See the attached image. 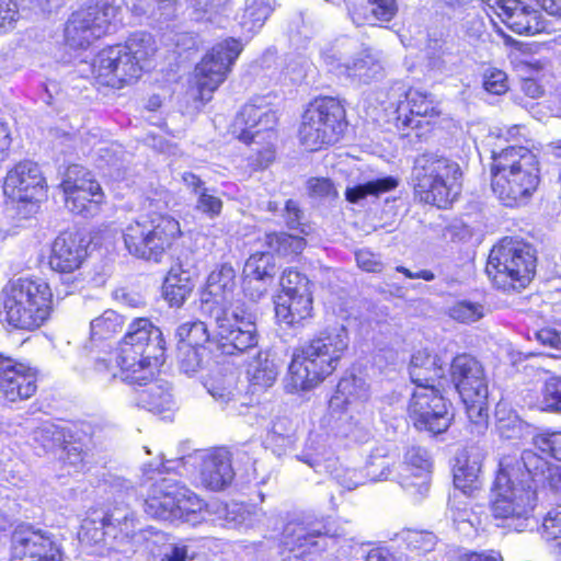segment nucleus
Returning a JSON list of instances; mask_svg holds the SVG:
<instances>
[{
  "label": "nucleus",
  "instance_id": "obj_1",
  "mask_svg": "<svg viewBox=\"0 0 561 561\" xmlns=\"http://www.w3.org/2000/svg\"><path fill=\"white\" fill-rule=\"evenodd\" d=\"M547 485L561 492V467L528 449L520 455H503L493 484V516L515 531L527 530L535 524L537 491Z\"/></svg>",
  "mask_w": 561,
  "mask_h": 561
},
{
  "label": "nucleus",
  "instance_id": "obj_2",
  "mask_svg": "<svg viewBox=\"0 0 561 561\" xmlns=\"http://www.w3.org/2000/svg\"><path fill=\"white\" fill-rule=\"evenodd\" d=\"M348 344L347 330L336 325L295 348L284 380L286 391H309L322 383L336 370Z\"/></svg>",
  "mask_w": 561,
  "mask_h": 561
},
{
  "label": "nucleus",
  "instance_id": "obj_3",
  "mask_svg": "<svg viewBox=\"0 0 561 561\" xmlns=\"http://www.w3.org/2000/svg\"><path fill=\"white\" fill-rule=\"evenodd\" d=\"M204 310L216 322L214 337L210 339L204 322H185L176 330L180 345L201 348L206 342H210L225 355L243 354L257 346L259 333L253 313L240 308L231 310L215 307Z\"/></svg>",
  "mask_w": 561,
  "mask_h": 561
},
{
  "label": "nucleus",
  "instance_id": "obj_4",
  "mask_svg": "<svg viewBox=\"0 0 561 561\" xmlns=\"http://www.w3.org/2000/svg\"><path fill=\"white\" fill-rule=\"evenodd\" d=\"M540 183L537 156L525 147H507L492 154L491 190L507 207L528 203Z\"/></svg>",
  "mask_w": 561,
  "mask_h": 561
},
{
  "label": "nucleus",
  "instance_id": "obj_5",
  "mask_svg": "<svg viewBox=\"0 0 561 561\" xmlns=\"http://www.w3.org/2000/svg\"><path fill=\"white\" fill-rule=\"evenodd\" d=\"M1 296L4 320L15 329L33 331L50 317L53 293L41 278L12 279L2 288Z\"/></svg>",
  "mask_w": 561,
  "mask_h": 561
},
{
  "label": "nucleus",
  "instance_id": "obj_6",
  "mask_svg": "<svg viewBox=\"0 0 561 561\" xmlns=\"http://www.w3.org/2000/svg\"><path fill=\"white\" fill-rule=\"evenodd\" d=\"M181 234L178 220L157 213L139 216L123 230L128 252L136 257L156 263L161 262Z\"/></svg>",
  "mask_w": 561,
  "mask_h": 561
},
{
  "label": "nucleus",
  "instance_id": "obj_7",
  "mask_svg": "<svg viewBox=\"0 0 561 561\" xmlns=\"http://www.w3.org/2000/svg\"><path fill=\"white\" fill-rule=\"evenodd\" d=\"M533 248L518 240L503 239L489 254L485 272L503 290L525 288L535 275Z\"/></svg>",
  "mask_w": 561,
  "mask_h": 561
},
{
  "label": "nucleus",
  "instance_id": "obj_8",
  "mask_svg": "<svg viewBox=\"0 0 561 561\" xmlns=\"http://www.w3.org/2000/svg\"><path fill=\"white\" fill-rule=\"evenodd\" d=\"M459 165L433 153L419 156L414 161V191L421 202L445 208L458 193Z\"/></svg>",
  "mask_w": 561,
  "mask_h": 561
},
{
  "label": "nucleus",
  "instance_id": "obj_9",
  "mask_svg": "<svg viewBox=\"0 0 561 561\" xmlns=\"http://www.w3.org/2000/svg\"><path fill=\"white\" fill-rule=\"evenodd\" d=\"M346 127L345 110L333 98L317 99L302 115L299 128L301 144L310 151L335 144Z\"/></svg>",
  "mask_w": 561,
  "mask_h": 561
},
{
  "label": "nucleus",
  "instance_id": "obj_10",
  "mask_svg": "<svg viewBox=\"0 0 561 561\" xmlns=\"http://www.w3.org/2000/svg\"><path fill=\"white\" fill-rule=\"evenodd\" d=\"M242 49L239 41L229 37L215 44L196 65L194 85L201 101L211 99V94L226 80Z\"/></svg>",
  "mask_w": 561,
  "mask_h": 561
},
{
  "label": "nucleus",
  "instance_id": "obj_11",
  "mask_svg": "<svg viewBox=\"0 0 561 561\" xmlns=\"http://www.w3.org/2000/svg\"><path fill=\"white\" fill-rule=\"evenodd\" d=\"M440 385L414 387L408 405V414L420 431L440 434L450 425L447 402L439 390Z\"/></svg>",
  "mask_w": 561,
  "mask_h": 561
},
{
  "label": "nucleus",
  "instance_id": "obj_12",
  "mask_svg": "<svg viewBox=\"0 0 561 561\" xmlns=\"http://www.w3.org/2000/svg\"><path fill=\"white\" fill-rule=\"evenodd\" d=\"M45 179L37 163L22 161L8 171L3 183V193L13 203L23 204L28 215L45 196Z\"/></svg>",
  "mask_w": 561,
  "mask_h": 561
},
{
  "label": "nucleus",
  "instance_id": "obj_13",
  "mask_svg": "<svg viewBox=\"0 0 561 561\" xmlns=\"http://www.w3.org/2000/svg\"><path fill=\"white\" fill-rule=\"evenodd\" d=\"M92 67L98 83L116 89L137 80L142 71V66L126 56L119 45L102 49Z\"/></svg>",
  "mask_w": 561,
  "mask_h": 561
},
{
  "label": "nucleus",
  "instance_id": "obj_14",
  "mask_svg": "<svg viewBox=\"0 0 561 561\" xmlns=\"http://www.w3.org/2000/svg\"><path fill=\"white\" fill-rule=\"evenodd\" d=\"M62 551L57 542L41 529L19 526L12 535L10 561H61Z\"/></svg>",
  "mask_w": 561,
  "mask_h": 561
},
{
  "label": "nucleus",
  "instance_id": "obj_15",
  "mask_svg": "<svg viewBox=\"0 0 561 561\" xmlns=\"http://www.w3.org/2000/svg\"><path fill=\"white\" fill-rule=\"evenodd\" d=\"M276 123L275 111L264 98H256L242 107L234 126L240 129L239 139L243 142H264L273 138Z\"/></svg>",
  "mask_w": 561,
  "mask_h": 561
},
{
  "label": "nucleus",
  "instance_id": "obj_16",
  "mask_svg": "<svg viewBox=\"0 0 561 561\" xmlns=\"http://www.w3.org/2000/svg\"><path fill=\"white\" fill-rule=\"evenodd\" d=\"M36 390V369L0 354V394L9 402H19L33 397Z\"/></svg>",
  "mask_w": 561,
  "mask_h": 561
},
{
  "label": "nucleus",
  "instance_id": "obj_17",
  "mask_svg": "<svg viewBox=\"0 0 561 561\" xmlns=\"http://www.w3.org/2000/svg\"><path fill=\"white\" fill-rule=\"evenodd\" d=\"M121 344L124 353L137 351L154 358V366L163 362L165 342L161 330L147 318H137L129 325Z\"/></svg>",
  "mask_w": 561,
  "mask_h": 561
},
{
  "label": "nucleus",
  "instance_id": "obj_18",
  "mask_svg": "<svg viewBox=\"0 0 561 561\" xmlns=\"http://www.w3.org/2000/svg\"><path fill=\"white\" fill-rule=\"evenodd\" d=\"M370 399L369 385L362 377L350 375L341 378L329 407L333 412L341 411L348 419L357 421V416L367 412Z\"/></svg>",
  "mask_w": 561,
  "mask_h": 561
},
{
  "label": "nucleus",
  "instance_id": "obj_19",
  "mask_svg": "<svg viewBox=\"0 0 561 561\" xmlns=\"http://www.w3.org/2000/svg\"><path fill=\"white\" fill-rule=\"evenodd\" d=\"M451 381L461 398H482L488 391L482 365L469 354L457 355L450 364Z\"/></svg>",
  "mask_w": 561,
  "mask_h": 561
},
{
  "label": "nucleus",
  "instance_id": "obj_20",
  "mask_svg": "<svg viewBox=\"0 0 561 561\" xmlns=\"http://www.w3.org/2000/svg\"><path fill=\"white\" fill-rule=\"evenodd\" d=\"M87 257L84 238L78 232L65 231L53 242L48 264L53 271L72 273Z\"/></svg>",
  "mask_w": 561,
  "mask_h": 561
},
{
  "label": "nucleus",
  "instance_id": "obj_21",
  "mask_svg": "<svg viewBox=\"0 0 561 561\" xmlns=\"http://www.w3.org/2000/svg\"><path fill=\"white\" fill-rule=\"evenodd\" d=\"M234 478L231 455L225 448L208 451L202 456L198 482L210 491H220L230 485Z\"/></svg>",
  "mask_w": 561,
  "mask_h": 561
},
{
  "label": "nucleus",
  "instance_id": "obj_22",
  "mask_svg": "<svg viewBox=\"0 0 561 561\" xmlns=\"http://www.w3.org/2000/svg\"><path fill=\"white\" fill-rule=\"evenodd\" d=\"M399 113L398 122L412 129L428 126L430 121L439 115L433 95L419 89L408 90L405 101L399 105Z\"/></svg>",
  "mask_w": 561,
  "mask_h": 561
},
{
  "label": "nucleus",
  "instance_id": "obj_23",
  "mask_svg": "<svg viewBox=\"0 0 561 561\" xmlns=\"http://www.w3.org/2000/svg\"><path fill=\"white\" fill-rule=\"evenodd\" d=\"M182 488L183 485L171 478H161L153 482L145 500V512L156 519L172 520L175 502Z\"/></svg>",
  "mask_w": 561,
  "mask_h": 561
},
{
  "label": "nucleus",
  "instance_id": "obj_24",
  "mask_svg": "<svg viewBox=\"0 0 561 561\" xmlns=\"http://www.w3.org/2000/svg\"><path fill=\"white\" fill-rule=\"evenodd\" d=\"M499 16L513 32L519 35H535L546 30V23L539 11L522 5L517 0H506Z\"/></svg>",
  "mask_w": 561,
  "mask_h": 561
},
{
  "label": "nucleus",
  "instance_id": "obj_25",
  "mask_svg": "<svg viewBox=\"0 0 561 561\" xmlns=\"http://www.w3.org/2000/svg\"><path fill=\"white\" fill-rule=\"evenodd\" d=\"M237 287L236 271L228 264H221L208 275L203 299V309L227 308Z\"/></svg>",
  "mask_w": 561,
  "mask_h": 561
},
{
  "label": "nucleus",
  "instance_id": "obj_26",
  "mask_svg": "<svg viewBox=\"0 0 561 561\" xmlns=\"http://www.w3.org/2000/svg\"><path fill=\"white\" fill-rule=\"evenodd\" d=\"M93 520H84L79 531V539L87 545H96L104 541L105 530L104 527L117 526L119 530L127 537L135 536V516L128 508H115L105 517H103L101 525L96 527Z\"/></svg>",
  "mask_w": 561,
  "mask_h": 561
},
{
  "label": "nucleus",
  "instance_id": "obj_27",
  "mask_svg": "<svg viewBox=\"0 0 561 561\" xmlns=\"http://www.w3.org/2000/svg\"><path fill=\"white\" fill-rule=\"evenodd\" d=\"M92 15L91 11L83 9L72 13L65 27V37L69 46L85 48L93 41L110 33Z\"/></svg>",
  "mask_w": 561,
  "mask_h": 561
},
{
  "label": "nucleus",
  "instance_id": "obj_28",
  "mask_svg": "<svg viewBox=\"0 0 561 561\" xmlns=\"http://www.w3.org/2000/svg\"><path fill=\"white\" fill-rule=\"evenodd\" d=\"M115 363L119 370V378L128 383H145L153 376L154 358H147V354L130 351L124 353L123 344L116 351Z\"/></svg>",
  "mask_w": 561,
  "mask_h": 561
},
{
  "label": "nucleus",
  "instance_id": "obj_29",
  "mask_svg": "<svg viewBox=\"0 0 561 561\" xmlns=\"http://www.w3.org/2000/svg\"><path fill=\"white\" fill-rule=\"evenodd\" d=\"M482 460L483 454L478 447H469L459 455L454 470L455 491L472 493L479 488Z\"/></svg>",
  "mask_w": 561,
  "mask_h": 561
},
{
  "label": "nucleus",
  "instance_id": "obj_30",
  "mask_svg": "<svg viewBox=\"0 0 561 561\" xmlns=\"http://www.w3.org/2000/svg\"><path fill=\"white\" fill-rule=\"evenodd\" d=\"M311 291L300 295H278L275 300L276 319L289 327L300 324L312 317Z\"/></svg>",
  "mask_w": 561,
  "mask_h": 561
},
{
  "label": "nucleus",
  "instance_id": "obj_31",
  "mask_svg": "<svg viewBox=\"0 0 561 561\" xmlns=\"http://www.w3.org/2000/svg\"><path fill=\"white\" fill-rule=\"evenodd\" d=\"M410 378L415 387L421 385H440L445 369L437 356L430 355L426 351H419L412 355Z\"/></svg>",
  "mask_w": 561,
  "mask_h": 561
},
{
  "label": "nucleus",
  "instance_id": "obj_32",
  "mask_svg": "<svg viewBox=\"0 0 561 561\" xmlns=\"http://www.w3.org/2000/svg\"><path fill=\"white\" fill-rule=\"evenodd\" d=\"M194 288V280L188 271L181 265L172 266L164 278L163 296L171 307H181L190 297Z\"/></svg>",
  "mask_w": 561,
  "mask_h": 561
},
{
  "label": "nucleus",
  "instance_id": "obj_33",
  "mask_svg": "<svg viewBox=\"0 0 561 561\" xmlns=\"http://www.w3.org/2000/svg\"><path fill=\"white\" fill-rule=\"evenodd\" d=\"M65 205L73 214L84 217L95 216L105 202V194L100 184H92L88 190L64 193Z\"/></svg>",
  "mask_w": 561,
  "mask_h": 561
},
{
  "label": "nucleus",
  "instance_id": "obj_34",
  "mask_svg": "<svg viewBox=\"0 0 561 561\" xmlns=\"http://www.w3.org/2000/svg\"><path fill=\"white\" fill-rule=\"evenodd\" d=\"M331 71L337 76H345L360 83H368L380 71V65L368 54L360 53L352 60L331 65Z\"/></svg>",
  "mask_w": 561,
  "mask_h": 561
},
{
  "label": "nucleus",
  "instance_id": "obj_35",
  "mask_svg": "<svg viewBox=\"0 0 561 561\" xmlns=\"http://www.w3.org/2000/svg\"><path fill=\"white\" fill-rule=\"evenodd\" d=\"M286 545L295 552V556L311 551L317 548L318 538L327 535V530L312 528L304 523H289L285 527Z\"/></svg>",
  "mask_w": 561,
  "mask_h": 561
},
{
  "label": "nucleus",
  "instance_id": "obj_36",
  "mask_svg": "<svg viewBox=\"0 0 561 561\" xmlns=\"http://www.w3.org/2000/svg\"><path fill=\"white\" fill-rule=\"evenodd\" d=\"M460 491H454L449 496L447 515L457 526L459 531L469 535L471 530L476 529V516L470 507L468 495Z\"/></svg>",
  "mask_w": 561,
  "mask_h": 561
},
{
  "label": "nucleus",
  "instance_id": "obj_37",
  "mask_svg": "<svg viewBox=\"0 0 561 561\" xmlns=\"http://www.w3.org/2000/svg\"><path fill=\"white\" fill-rule=\"evenodd\" d=\"M276 274L274 257L270 252H257L252 254L244 264L243 277L245 288L250 289L253 282H271Z\"/></svg>",
  "mask_w": 561,
  "mask_h": 561
},
{
  "label": "nucleus",
  "instance_id": "obj_38",
  "mask_svg": "<svg viewBox=\"0 0 561 561\" xmlns=\"http://www.w3.org/2000/svg\"><path fill=\"white\" fill-rule=\"evenodd\" d=\"M278 367L267 353L260 352L250 363L248 376L252 387L267 389L272 387L278 376Z\"/></svg>",
  "mask_w": 561,
  "mask_h": 561
},
{
  "label": "nucleus",
  "instance_id": "obj_39",
  "mask_svg": "<svg viewBox=\"0 0 561 561\" xmlns=\"http://www.w3.org/2000/svg\"><path fill=\"white\" fill-rule=\"evenodd\" d=\"M138 403L148 411L159 414L171 410L173 398L165 383L154 381L138 393Z\"/></svg>",
  "mask_w": 561,
  "mask_h": 561
},
{
  "label": "nucleus",
  "instance_id": "obj_40",
  "mask_svg": "<svg viewBox=\"0 0 561 561\" xmlns=\"http://www.w3.org/2000/svg\"><path fill=\"white\" fill-rule=\"evenodd\" d=\"M397 462V454L387 446L376 447L366 463V478L370 481H383L390 478Z\"/></svg>",
  "mask_w": 561,
  "mask_h": 561
},
{
  "label": "nucleus",
  "instance_id": "obj_41",
  "mask_svg": "<svg viewBox=\"0 0 561 561\" xmlns=\"http://www.w3.org/2000/svg\"><path fill=\"white\" fill-rule=\"evenodd\" d=\"M496 432L500 437L506 440L523 438L529 425L524 422L515 412L507 409L505 404H497L495 410Z\"/></svg>",
  "mask_w": 561,
  "mask_h": 561
},
{
  "label": "nucleus",
  "instance_id": "obj_42",
  "mask_svg": "<svg viewBox=\"0 0 561 561\" xmlns=\"http://www.w3.org/2000/svg\"><path fill=\"white\" fill-rule=\"evenodd\" d=\"M431 458L424 448L420 446H410L407 448L401 469L415 471V473L412 474L414 478L419 479V491L426 489V479L428 473H431Z\"/></svg>",
  "mask_w": 561,
  "mask_h": 561
},
{
  "label": "nucleus",
  "instance_id": "obj_43",
  "mask_svg": "<svg viewBox=\"0 0 561 561\" xmlns=\"http://www.w3.org/2000/svg\"><path fill=\"white\" fill-rule=\"evenodd\" d=\"M125 50V55L137 61L138 66L144 67L156 51V45L152 36L146 32H137L129 36L124 45H119Z\"/></svg>",
  "mask_w": 561,
  "mask_h": 561
},
{
  "label": "nucleus",
  "instance_id": "obj_44",
  "mask_svg": "<svg viewBox=\"0 0 561 561\" xmlns=\"http://www.w3.org/2000/svg\"><path fill=\"white\" fill-rule=\"evenodd\" d=\"M271 0H247L241 26L247 32L260 30L272 12Z\"/></svg>",
  "mask_w": 561,
  "mask_h": 561
},
{
  "label": "nucleus",
  "instance_id": "obj_45",
  "mask_svg": "<svg viewBox=\"0 0 561 561\" xmlns=\"http://www.w3.org/2000/svg\"><path fill=\"white\" fill-rule=\"evenodd\" d=\"M205 387L222 409L237 411L239 391L232 377L222 380H209L205 383Z\"/></svg>",
  "mask_w": 561,
  "mask_h": 561
},
{
  "label": "nucleus",
  "instance_id": "obj_46",
  "mask_svg": "<svg viewBox=\"0 0 561 561\" xmlns=\"http://www.w3.org/2000/svg\"><path fill=\"white\" fill-rule=\"evenodd\" d=\"M398 186V180L393 176H386L369 181L346 190V199L351 203H357L367 195H379L389 192Z\"/></svg>",
  "mask_w": 561,
  "mask_h": 561
},
{
  "label": "nucleus",
  "instance_id": "obj_47",
  "mask_svg": "<svg viewBox=\"0 0 561 561\" xmlns=\"http://www.w3.org/2000/svg\"><path fill=\"white\" fill-rule=\"evenodd\" d=\"M92 184H100L92 173L82 165H69L65 172L60 187L64 193L88 190Z\"/></svg>",
  "mask_w": 561,
  "mask_h": 561
},
{
  "label": "nucleus",
  "instance_id": "obj_48",
  "mask_svg": "<svg viewBox=\"0 0 561 561\" xmlns=\"http://www.w3.org/2000/svg\"><path fill=\"white\" fill-rule=\"evenodd\" d=\"M467 410L468 419L472 425L471 432L482 434L488 427V393L482 398L472 397L471 399L461 398Z\"/></svg>",
  "mask_w": 561,
  "mask_h": 561
},
{
  "label": "nucleus",
  "instance_id": "obj_49",
  "mask_svg": "<svg viewBox=\"0 0 561 561\" xmlns=\"http://www.w3.org/2000/svg\"><path fill=\"white\" fill-rule=\"evenodd\" d=\"M84 11H91L92 18L104 28L111 32L113 23L121 10L118 0H90V4Z\"/></svg>",
  "mask_w": 561,
  "mask_h": 561
},
{
  "label": "nucleus",
  "instance_id": "obj_50",
  "mask_svg": "<svg viewBox=\"0 0 561 561\" xmlns=\"http://www.w3.org/2000/svg\"><path fill=\"white\" fill-rule=\"evenodd\" d=\"M123 328L122 317L114 310H106L91 321V335L94 339H107Z\"/></svg>",
  "mask_w": 561,
  "mask_h": 561
},
{
  "label": "nucleus",
  "instance_id": "obj_51",
  "mask_svg": "<svg viewBox=\"0 0 561 561\" xmlns=\"http://www.w3.org/2000/svg\"><path fill=\"white\" fill-rule=\"evenodd\" d=\"M204 507V501L183 485L181 494L178 496L175 502L172 520L181 518L190 520L191 515L202 513Z\"/></svg>",
  "mask_w": 561,
  "mask_h": 561
},
{
  "label": "nucleus",
  "instance_id": "obj_52",
  "mask_svg": "<svg viewBox=\"0 0 561 561\" xmlns=\"http://www.w3.org/2000/svg\"><path fill=\"white\" fill-rule=\"evenodd\" d=\"M539 404L542 411L561 413V377L553 376L545 381Z\"/></svg>",
  "mask_w": 561,
  "mask_h": 561
},
{
  "label": "nucleus",
  "instance_id": "obj_53",
  "mask_svg": "<svg viewBox=\"0 0 561 561\" xmlns=\"http://www.w3.org/2000/svg\"><path fill=\"white\" fill-rule=\"evenodd\" d=\"M448 313L454 320L468 324L484 317V307L478 302L461 300L454 304Z\"/></svg>",
  "mask_w": 561,
  "mask_h": 561
},
{
  "label": "nucleus",
  "instance_id": "obj_54",
  "mask_svg": "<svg viewBox=\"0 0 561 561\" xmlns=\"http://www.w3.org/2000/svg\"><path fill=\"white\" fill-rule=\"evenodd\" d=\"M266 244L272 251L278 253H300L306 245L302 238L286 233H268L266 234Z\"/></svg>",
  "mask_w": 561,
  "mask_h": 561
},
{
  "label": "nucleus",
  "instance_id": "obj_55",
  "mask_svg": "<svg viewBox=\"0 0 561 561\" xmlns=\"http://www.w3.org/2000/svg\"><path fill=\"white\" fill-rule=\"evenodd\" d=\"M533 444L540 451L561 461V431H543L533 437Z\"/></svg>",
  "mask_w": 561,
  "mask_h": 561
},
{
  "label": "nucleus",
  "instance_id": "obj_56",
  "mask_svg": "<svg viewBox=\"0 0 561 561\" xmlns=\"http://www.w3.org/2000/svg\"><path fill=\"white\" fill-rule=\"evenodd\" d=\"M541 536L554 542L556 551L561 556V507L551 510L541 526Z\"/></svg>",
  "mask_w": 561,
  "mask_h": 561
},
{
  "label": "nucleus",
  "instance_id": "obj_57",
  "mask_svg": "<svg viewBox=\"0 0 561 561\" xmlns=\"http://www.w3.org/2000/svg\"><path fill=\"white\" fill-rule=\"evenodd\" d=\"M282 293L279 295H300L311 291L309 279L295 270H287L280 277Z\"/></svg>",
  "mask_w": 561,
  "mask_h": 561
},
{
  "label": "nucleus",
  "instance_id": "obj_58",
  "mask_svg": "<svg viewBox=\"0 0 561 561\" xmlns=\"http://www.w3.org/2000/svg\"><path fill=\"white\" fill-rule=\"evenodd\" d=\"M179 367L187 376H193L202 367L201 348L179 345Z\"/></svg>",
  "mask_w": 561,
  "mask_h": 561
},
{
  "label": "nucleus",
  "instance_id": "obj_59",
  "mask_svg": "<svg viewBox=\"0 0 561 561\" xmlns=\"http://www.w3.org/2000/svg\"><path fill=\"white\" fill-rule=\"evenodd\" d=\"M412 473H415V471H405L404 469H401L398 473V483L414 500H421L426 496L430 491L431 473L427 476L426 489L423 491H419V479L414 478Z\"/></svg>",
  "mask_w": 561,
  "mask_h": 561
},
{
  "label": "nucleus",
  "instance_id": "obj_60",
  "mask_svg": "<svg viewBox=\"0 0 561 561\" xmlns=\"http://www.w3.org/2000/svg\"><path fill=\"white\" fill-rule=\"evenodd\" d=\"M196 209L207 215L209 218H215L221 213L222 201L210 193L208 188H203L197 196Z\"/></svg>",
  "mask_w": 561,
  "mask_h": 561
},
{
  "label": "nucleus",
  "instance_id": "obj_61",
  "mask_svg": "<svg viewBox=\"0 0 561 561\" xmlns=\"http://www.w3.org/2000/svg\"><path fill=\"white\" fill-rule=\"evenodd\" d=\"M483 88L491 94H504L508 89L505 72L499 69L486 70L483 76Z\"/></svg>",
  "mask_w": 561,
  "mask_h": 561
},
{
  "label": "nucleus",
  "instance_id": "obj_62",
  "mask_svg": "<svg viewBox=\"0 0 561 561\" xmlns=\"http://www.w3.org/2000/svg\"><path fill=\"white\" fill-rule=\"evenodd\" d=\"M84 456L85 453L82 446L78 443H69L64 447L62 461L66 467H69V473L71 471L79 472L84 468Z\"/></svg>",
  "mask_w": 561,
  "mask_h": 561
},
{
  "label": "nucleus",
  "instance_id": "obj_63",
  "mask_svg": "<svg viewBox=\"0 0 561 561\" xmlns=\"http://www.w3.org/2000/svg\"><path fill=\"white\" fill-rule=\"evenodd\" d=\"M436 536L428 531H409L407 536V543L412 550L420 552H430L436 545Z\"/></svg>",
  "mask_w": 561,
  "mask_h": 561
},
{
  "label": "nucleus",
  "instance_id": "obj_64",
  "mask_svg": "<svg viewBox=\"0 0 561 561\" xmlns=\"http://www.w3.org/2000/svg\"><path fill=\"white\" fill-rule=\"evenodd\" d=\"M373 16L381 22H390L398 13L396 0H368Z\"/></svg>",
  "mask_w": 561,
  "mask_h": 561
}]
</instances>
